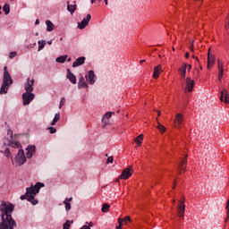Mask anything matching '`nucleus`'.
<instances>
[{
  "label": "nucleus",
  "mask_w": 229,
  "mask_h": 229,
  "mask_svg": "<svg viewBox=\"0 0 229 229\" xmlns=\"http://www.w3.org/2000/svg\"><path fill=\"white\" fill-rule=\"evenodd\" d=\"M46 185L44 182H37L35 185H31L29 188H26V193L24 195H21L20 197V199L21 201H24V199H27V201H30L31 205H38V200L35 199V196L40 192V189L42 187H45Z\"/></svg>",
  "instance_id": "nucleus-3"
},
{
  "label": "nucleus",
  "mask_w": 229,
  "mask_h": 229,
  "mask_svg": "<svg viewBox=\"0 0 229 229\" xmlns=\"http://www.w3.org/2000/svg\"><path fill=\"white\" fill-rule=\"evenodd\" d=\"M191 53H194V41L191 42Z\"/></svg>",
  "instance_id": "nucleus-45"
},
{
  "label": "nucleus",
  "mask_w": 229,
  "mask_h": 229,
  "mask_svg": "<svg viewBox=\"0 0 229 229\" xmlns=\"http://www.w3.org/2000/svg\"><path fill=\"white\" fill-rule=\"evenodd\" d=\"M160 114H161V112H160V111H158V112H157V115H160Z\"/></svg>",
  "instance_id": "nucleus-56"
},
{
  "label": "nucleus",
  "mask_w": 229,
  "mask_h": 229,
  "mask_svg": "<svg viewBox=\"0 0 229 229\" xmlns=\"http://www.w3.org/2000/svg\"><path fill=\"white\" fill-rule=\"evenodd\" d=\"M72 201V198H66L64 200V205L65 206L66 212H69L71 210V202Z\"/></svg>",
  "instance_id": "nucleus-21"
},
{
  "label": "nucleus",
  "mask_w": 229,
  "mask_h": 229,
  "mask_svg": "<svg viewBox=\"0 0 229 229\" xmlns=\"http://www.w3.org/2000/svg\"><path fill=\"white\" fill-rule=\"evenodd\" d=\"M13 83V80L8 72V67H4V77H3V83L0 89V94H8V89Z\"/></svg>",
  "instance_id": "nucleus-4"
},
{
  "label": "nucleus",
  "mask_w": 229,
  "mask_h": 229,
  "mask_svg": "<svg viewBox=\"0 0 229 229\" xmlns=\"http://www.w3.org/2000/svg\"><path fill=\"white\" fill-rule=\"evenodd\" d=\"M187 67H188V68H187V69H188V71H189V72H191V70L192 69V65H191V64H187Z\"/></svg>",
  "instance_id": "nucleus-47"
},
{
  "label": "nucleus",
  "mask_w": 229,
  "mask_h": 229,
  "mask_svg": "<svg viewBox=\"0 0 229 229\" xmlns=\"http://www.w3.org/2000/svg\"><path fill=\"white\" fill-rule=\"evenodd\" d=\"M185 199V197H182V199Z\"/></svg>",
  "instance_id": "nucleus-58"
},
{
  "label": "nucleus",
  "mask_w": 229,
  "mask_h": 229,
  "mask_svg": "<svg viewBox=\"0 0 229 229\" xmlns=\"http://www.w3.org/2000/svg\"><path fill=\"white\" fill-rule=\"evenodd\" d=\"M38 51H42V49H44V47H46L47 42H46V40H38Z\"/></svg>",
  "instance_id": "nucleus-29"
},
{
  "label": "nucleus",
  "mask_w": 229,
  "mask_h": 229,
  "mask_svg": "<svg viewBox=\"0 0 229 229\" xmlns=\"http://www.w3.org/2000/svg\"><path fill=\"white\" fill-rule=\"evenodd\" d=\"M33 85H35V79L28 78L26 82L24 83L25 92H32L33 93Z\"/></svg>",
  "instance_id": "nucleus-10"
},
{
  "label": "nucleus",
  "mask_w": 229,
  "mask_h": 229,
  "mask_svg": "<svg viewBox=\"0 0 229 229\" xmlns=\"http://www.w3.org/2000/svg\"><path fill=\"white\" fill-rule=\"evenodd\" d=\"M109 209H110V205L105 203L102 206L101 211L104 212V213H106V212H108Z\"/></svg>",
  "instance_id": "nucleus-34"
},
{
  "label": "nucleus",
  "mask_w": 229,
  "mask_h": 229,
  "mask_svg": "<svg viewBox=\"0 0 229 229\" xmlns=\"http://www.w3.org/2000/svg\"><path fill=\"white\" fill-rule=\"evenodd\" d=\"M47 44H48L49 46H51V44H53V39L47 41Z\"/></svg>",
  "instance_id": "nucleus-48"
},
{
  "label": "nucleus",
  "mask_w": 229,
  "mask_h": 229,
  "mask_svg": "<svg viewBox=\"0 0 229 229\" xmlns=\"http://www.w3.org/2000/svg\"><path fill=\"white\" fill-rule=\"evenodd\" d=\"M192 58H194L195 60H198V57H196V56H194V55H192Z\"/></svg>",
  "instance_id": "nucleus-53"
},
{
  "label": "nucleus",
  "mask_w": 229,
  "mask_h": 229,
  "mask_svg": "<svg viewBox=\"0 0 229 229\" xmlns=\"http://www.w3.org/2000/svg\"><path fill=\"white\" fill-rule=\"evenodd\" d=\"M15 206L10 202L2 201L0 205V216L2 222L0 223V229H13L17 226V223L12 217Z\"/></svg>",
  "instance_id": "nucleus-2"
},
{
  "label": "nucleus",
  "mask_w": 229,
  "mask_h": 229,
  "mask_svg": "<svg viewBox=\"0 0 229 229\" xmlns=\"http://www.w3.org/2000/svg\"><path fill=\"white\" fill-rule=\"evenodd\" d=\"M33 99H35V94L32 92H24L22 94L23 106H28V105H30Z\"/></svg>",
  "instance_id": "nucleus-7"
},
{
  "label": "nucleus",
  "mask_w": 229,
  "mask_h": 229,
  "mask_svg": "<svg viewBox=\"0 0 229 229\" xmlns=\"http://www.w3.org/2000/svg\"><path fill=\"white\" fill-rule=\"evenodd\" d=\"M46 25H47V31H53V30H55V24L53 23V21L47 20Z\"/></svg>",
  "instance_id": "nucleus-23"
},
{
  "label": "nucleus",
  "mask_w": 229,
  "mask_h": 229,
  "mask_svg": "<svg viewBox=\"0 0 229 229\" xmlns=\"http://www.w3.org/2000/svg\"><path fill=\"white\" fill-rule=\"evenodd\" d=\"M162 72V65L159 64L154 68V73H153V78L157 80L158 76H160V73Z\"/></svg>",
  "instance_id": "nucleus-20"
},
{
  "label": "nucleus",
  "mask_w": 229,
  "mask_h": 229,
  "mask_svg": "<svg viewBox=\"0 0 229 229\" xmlns=\"http://www.w3.org/2000/svg\"><path fill=\"white\" fill-rule=\"evenodd\" d=\"M194 85H196L194 80L191 79V77L186 78L183 87L184 92H192V90H194Z\"/></svg>",
  "instance_id": "nucleus-6"
},
{
  "label": "nucleus",
  "mask_w": 229,
  "mask_h": 229,
  "mask_svg": "<svg viewBox=\"0 0 229 229\" xmlns=\"http://www.w3.org/2000/svg\"><path fill=\"white\" fill-rule=\"evenodd\" d=\"M157 130H159V131H161L162 133L165 132V126L162 125V123H157Z\"/></svg>",
  "instance_id": "nucleus-33"
},
{
  "label": "nucleus",
  "mask_w": 229,
  "mask_h": 229,
  "mask_svg": "<svg viewBox=\"0 0 229 229\" xmlns=\"http://www.w3.org/2000/svg\"><path fill=\"white\" fill-rule=\"evenodd\" d=\"M134 140L138 146H142V140H144V135L140 134L138 137L135 138Z\"/></svg>",
  "instance_id": "nucleus-26"
},
{
  "label": "nucleus",
  "mask_w": 229,
  "mask_h": 229,
  "mask_svg": "<svg viewBox=\"0 0 229 229\" xmlns=\"http://www.w3.org/2000/svg\"><path fill=\"white\" fill-rule=\"evenodd\" d=\"M220 101H225V103L229 104V94L226 89H224L220 92ZM225 98V99H224Z\"/></svg>",
  "instance_id": "nucleus-16"
},
{
  "label": "nucleus",
  "mask_w": 229,
  "mask_h": 229,
  "mask_svg": "<svg viewBox=\"0 0 229 229\" xmlns=\"http://www.w3.org/2000/svg\"><path fill=\"white\" fill-rule=\"evenodd\" d=\"M179 73L182 78L185 79V74H187V64H184L181 68H179Z\"/></svg>",
  "instance_id": "nucleus-22"
},
{
  "label": "nucleus",
  "mask_w": 229,
  "mask_h": 229,
  "mask_svg": "<svg viewBox=\"0 0 229 229\" xmlns=\"http://www.w3.org/2000/svg\"><path fill=\"white\" fill-rule=\"evenodd\" d=\"M92 19V16L90 14H87L85 18L80 22H78L77 28L79 30H85L87 26H89V23L90 22V20Z\"/></svg>",
  "instance_id": "nucleus-8"
},
{
  "label": "nucleus",
  "mask_w": 229,
  "mask_h": 229,
  "mask_svg": "<svg viewBox=\"0 0 229 229\" xmlns=\"http://www.w3.org/2000/svg\"><path fill=\"white\" fill-rule=\"evenodd\" d=\"M38 24H40V21L38 19H37L36 21H35V25L38 26Z\"/></svg>",
  "instance_id": "nucleus-46"
},
{
  "label": "nucleus",
  "mask_w": 229,
  "mask_h": 229,
  "mask_svg": "<svg viewBox=\"0 0 229 229\" xmlns=\"http://www.w3.org/2000/svg\"><path fill=\"white\" fill-rule=\"evenodd\" d=\"M73 221L66 220V222L63 225V229H70Z\"/></svg>",
  "instance_id": "nucleus-31"
},
{
  "label": "nucleus",
  "mask_w": 229,
  "mask_h": 229,
  "mask_svg": "<svg viewBox=\"0 0 229 229\" xmlns=\"http://www.w3.org/2000/svg\"><path fill=\"white\" fill-rule=\"evenodd\" d=\"M224 74H225V70L218 71V81H221Z\"/></svg>",
  "instance_id": "nucleus-36"
},
{
  "label": "nucleus",
  "mask_w": 229,
  "mask_h": 229,
  "mask_svg": "<svg viewBox=\"0 0 229 229\" xmlns=\"http://www.w3.org/2000/svg\"><path fill=\"white\" fill-rule=\"evenodd\" d=\"M130 176H131V171L130 170V168H125L123 170V173H122L120 178L122 180H128V178H130Z\"/></svg>",
  "instance_id": "nucleus-17"
},
{
  "label": "nucleus",
  "mask_w": 229,
  "mask_h": 229,
  "mask_svg": "<svg viewBox=\"0 0 229 229\" xmlns=\"http://www.w3.org/2000/svg\"><path fill=\"white\" fill-rule=\"evenodd\" d=\"M78 5H76V4H67V10L68 12H70L71 15H72L74 13V12H76V8Z\"/></svg>",
  "instance_id": "nucleus-24"
},
{
  "label": "nucleus",
  "mask_w": 229,
  "mask_h": 229,
  "mask_svg": "<svg viewBox=\"0 0 229 229\" xmlns=\"http://www.w3.org/2000/svg\"><path fill=\"white\" fill-rule=\"evenodd\" d=\"M3 11L4 12L5 15L10 13V4H5L3 7Z\"/></svg>",
  "instance_id": "nucleus-32"
},
{
  "label": "nucleus",
  "mask_w": 229,
  "mask_h": 229,
  "mask_svg": "<svg viewBox=\"0 0 229 229\" xmlns=\"http://www.w3.org/2000/svg\"><path fill=\"white\" fill-rule=\"evenodd\" d=\"M15 56H17V52H11V53L9 54V58H10L11 60H13V58H15Z\"/></svg>",
  "instance_id": "nucleus-37"
},
{
  "label": "nucleus",
  "mask_w": 229,
  "mask_h": 229,
  "mask_svg": "<svg viewBox=\"0 0 229 229\" xmlns=\"http://www.w3.org/2000/svg\"><path fill=\"white\" fill-rule=\"evenodd\" d=\"M144 62H146L144 59L140 61V64H144Z\"/></svg>",
  "instance_id": "nucleus-51"
},
{
  "label": "nucleus",
  "mask_w": 229,
  "mask_h": 229,
  "mask_svg": "<svg viewBox=\"0 0 229 229\" xmlns=\"http://www.w3.org/2000/svg\"><path fill=\"white\" fill-rule=\"evenodd\" d=\"M33 47V46H30V48Z\"/></svg>",
  "instance_id": "nucleus-61"
},
{
  "label": "nucleus",
  "mask_w": 229,
  "mask_h": 229,
  "mask_svg": "<svg viewBox=\"0 0 229 229\" xmlns=\"http://www.w3.org/2000/svg\"><path fill=\"white\" fill-rule=\"evenodd\" d=\"M177 212L179 217L183 218V216L185 214V199L179 200L177 205Z\"/></svg>",
  "instance_id": "nucleus-9"
},
{
  "label": "nucleus",
  "mask_w": 229,
  "mask_h": 229,
  "mask_svg": "<svg viewBox=\"0 0 229 229\" xmlns=\"http://www.w3.org/2000/svg\"><path fill=\"white\" fill-rule=\"evenodd\" d=\"M71 60H72L71 57H69V58L67 59V62H71Z\"/></svg>",
  "instance_id": "nucleus-54"
},
{
  "label": "nucleus",
  "mask_w": 229,
  "mask_h": 229,
  "mask_svg": "<svg viewBox=\"0 0 229 229\" xmlns=\"http://www.w3.org/2000/svg\"><path fill=\"white\" fill-rule=\"evenodd\" d=\"M35 35H36V37H38V32H36Z\"/></svg>",
  "instance_id": "nucleus-55"
},
{
  "label": "nucleus",
  "mask_w": 229,
  "mask_h": 229,
  "mask_svg": "<svg viewBox=\"0 0 229 229\" xmlns=\"http://www.w3.org/2000/svg\"><path fill=\"white\" fill-rule=\"evenodd\" d=\"M216 63V56L210 55V52L208 54V69H210L211 65H214Z\"/></svg>",
  "instance_id": "nucleus-19"
},
{
  "label": "nucleus",
  "mask_w": 229,
  "mask_h": 229,
  "mask_svg": "<svg viewBox=\"0 0 229 229\" xmlns=\"http://www.w3.org/2000/svg\"><path fill=\"white\" fill-rule=\"evenodd\" d=\"M67 56L68 55H61L55 59V62H57V64H65V61L67 60Z\"/></svg>",
  "instance_id": "nucleus-28"
},
{
  "label": "nucleus",
  "mask_w": 229,
  "mask_h": 229,
  "mask_svg": "<svg viewBox=\"0 0 229 229\" xmlns=\"http://www.w3.org/2000/svg\"><path fill=\"white\" fill-rule=\"evenodd\" d=\"M172 203H176V200L173 199Z\"/></svg>",
  "instance_id": "nucleus-52"
},
{
  "label": "nucleus",
  "mask_w": 229,
  "mask_h": 229,
  "mask_svg": "<svg viewBox=\"0 0 229 229\" xmlns=\"http://www.w3.org/2000/svg\"><path fill=\"white\" fill-rule=\"evenodd\" d=\"M104 3H106V5H108V0H104Z\"/></svg>",
  "instance_id": "nucleus-49"
},
{
  "label": "nucleus",
  "mask_w": 229,
  "mask_h": 229,
  "mask_svg": "<svg viewBox=\"0 0 229 229\" xmlns=\"http://www.w3.org/2000/svg\"><path fill=\"white\" fill-rule=\"evenodd\" d=\"M200 69H203V67L200 66Z\"/></svg>",
  "instance_id": "nucleus-62"
},
{
  "label": "nucleus",
  "mask_w": 229,
  "mask_h": 229,
  "mask_svg": "<svg viewBox=\"0 0 229 229\" xmlns=\"http://www.w3.org/2000/svg\"><path fill=\"white\" fill-rule=\"evenodd\" d=\"M229 221V209H226V218L225 219V223Z\"/></svg>",
  "instance_id": "nucleus-44"
},
{
  "label": "nucleus",
  "mask_w": 229,
  "mask_h": 229,
  "mask_svg": "<svg viewBox=\"0 0 229 229\" xmlns=\"http://www.w3.org/2000/svg\"><path fill=\"white\" fill-rule=\"evenodd\" d=\"M85 80L89 85H94L98 81V75H96L94 71L90 70L86 73Z\"/></svg>",
  "instance_id": "nucleus-5"
},
{
  "label": "nucleus",
  "mask_w": 229,
  "mask_h": 229,
  "mask_svg": "<svg viewBox=\"0 0 229 229\" xmlns=\"http://www.w3.org/2000/svg\"><path fill=\"white\" fill-rule=\"evenodd\" d=\"M94 226L93 222H86V225H82L80 229H90Z\"/></svg>",
  "instance_id": "nucleus-30"
},
{
  "label": "nucleus",
  "mask_w": 229,
  "mask_h": 229,
  "mask_svg": "<svg viewBox=\"0 0 229 229\" xmlns=\"http://www.w3.org/2000/svg\"><path fill=\"white\" fill-rule=\"evenodd\" d=\"M34 46H37V43H34Z\"/></svg>",
  "instance_id": "nucleus-60"
},
{
  "label": "nucleus",
  "mask_w": 229,
  "mask_h": 229,
  "mask_svg": "<svg viewBox=\"0 0 229 229\" xmlns=\"http://www.w3.org/2000/svg\"><path fill=\"white\" fill-rule=\"evenodd\" d=\"M118 224L119 225H117L116 228L123 229V218H118Z\"/></svg>",
  "instance_id": "nucleus-40"
},
{
  "label": "nucleus",
  "mask_w": 229,
  "mask_h": 229,
  "mask_svg": "<svg viewBox=\"0 0 229 229\" xmlns=\"http://www.w3.org/2000/svg\"><path fill=\"white\" fill-rule=\"evenodd\" d=\"M49 133L53 134V133H56V128L55 127H48L47 128Z\"/></svg>",
  "instance_id": "nucleus-38"
},
{
  "label": "nucleus",
  "mask_w": 229,
  "mask_h": 229,
  "mask_svg": "<svg viewBox=\"0 0 229 229\" xmlns=\"http://www.w3.org/2000/svg\"><path fill=\"white\" fill-rule=\"evenodd\" d=\"M59 121H60V113H56L55 114V117H54L52 123H50L51 126H55L56 123H58Z\"/></svg>",
  "instance_id": "nucleus-27"
},
{
  "label": "nucleus",
  "mask_w": 229,
  "mask_h": 229,
  "mask_svg": "<svg viewBox=\"0 0 229 229\" xmlns=\"http://www.w3.org/2000/svg\"><path fill=\"white\" fill-rule=\"evenodd\" d=\"M65 105V98H62L60 100V108H62V106Z\"/></svg>",
  "instance_id": "nucleus-43"
},
{
  "label": "nucleus",
  "mask_w": 229,
  "mask_h": 229,
  "mask_svg": "<svg viewBox=\"0 0 229 229\" xmlns=\"http://www.w3.org/2000/svg\"><path fill=\"white\" fill-rule=\"evenodd\" d=\"M183 124V114H177L174 119V128L180 129V126Z\"/></svg>",
  "instance_id": "nucleus-12"
},
{
  "label": "nucleus",
  "mask_w": 229,
  "mask_h": 229,
  "mask_svg": "<svg viewBox=\"0 0 229 229\" xmlns=\"http://www.w3.org/2000/svg\"><path fill=\"white\" fill-rule=\"evenodd\" d=\"M183 164H187V159H182V161L179 164L180 169H182V171H187L185 166H183Z\"/></svg>",
  "instance_id": "nucleus-35"
},
{
  "label": "nucleus",
  "mask_w": 229,
  "mask_h": 229,
  "mask_svg": "<svg viewBox=\"0 0 229 229\" xmlns=\"http://www.w3.org/2000/svg\"><path fill=\"white\" fill-rule=\"evenodd\" d=\"M0 15H1V12H0Z\"/></svg>",
  "instance_id": "nucleus-64"
},
{
  "label": "nucleus",
  "mask_w": 229,
  "mask_h": 229,
  "mask_svg": "<svg viewBox=\"0 0 229 229\" xmlns=\"http://www.w3.org/2000/svg\"><path fill=\"white\" fill-rule=\"evenodd\" d=\"M85 60H86L85 56H81L77 58L75 62H73L72 67L76 68V67H80V65H83V64H85Z\"/></svg>",
  "instance_id": "nucleus-15"
},
{
  "label": "nucleus",
  "mask_w": 229,
  "mask_h": 229,
  "mask_svg": "<svg viewBox=\"0 0 229 229\" xmlns=\"http://www.w3.org/2000/svg\"><path fill=\"white\" fill-rule=\"evenodd\" d=\"M36 147L34 145H30L26 148V157L27 158H32L33 155H35Z\"/></svg>",
  "instance_id": "nucleus-13"
},
{
  "label": "nucleus",
  "mask_w": 229,
  "mask_h": 229,
  "mask_svg": "<svg viewBox=\"0 0 229 229\" xmlns=\"http://www.w3.org/2000/svg\"><path fill=\"white\" fill-rule=\"evenodd\" d=\"M78 89H89V83L85 81V77L81 76L79 78Z\"/></svg>",
  "instance_id": "nucleus-14"
},
{
  "label": "nucleus",
  "mask_w": 229,
  "mask_h": 229,
  "mask_svg": "<svg viewBox=\"0 0 229 229\" xmlns=\"http://www.w3.org/2000/svg\"><path fill=\"white\" fill-rule=\"evenodd\" d=\"M0 153H3V155H4V157H6V158H10L12 152L10 151V148L8 147H6L4 149H1Z\"/></svg>",
  "instance_id": "nucleus-25"
},
{
  "label": "nucleus",
  "mask_w": 229,
  "mask_h": 229,
  "mask_svg": "<svg viewBox=\"0 0 229 229\" xmlns=\"http://www.w3.org/2000/svg\"><path fill=\"white\" fill-rule=\"evenodd\" d=\"M106 164H114V157L111 156L107 157Z\"/></svg>",
  "instance_id": "nucleus-41"
},
{
  "label": "nucleus",
  "mask_w": 229,
  "mask_h": 229,
  "mask_svg": "<svg viewBox=\"0 0 229 229\" xmlns=\"http://www.w3.org/2000/svg\"><path fill=\"white\" fill-rule=\"evenodd\" d=\"M60 40H64V38H61Z\"/></svg>",
  "instance_id": "nucleus-59"
},
{
  "label": "nucleus",
  "mask_w": 229,
  "mask_h": 229,
  "mask_svg": "<svg viewBox=\"0 0 229 229\" xmlns=\"http://www.w3.org/2000/svg\"><path fill=\"white\" fill-rule=\"evenodd\" d=\"M4 146H9L13 149H18L14 158L11 157L13 165L19 167L26 164V155H24V149H22L20 142L15 140V138H13V131L12 130H8L6 136L4 138Z\"/></svg>",
  "instance_id": "nucleus-1"
},
{
  "label": "nucleus",
  "mask_w": 229,
  "mask_h": 229,
  "mask_svg": "<svg viewBox=\"0 0 229 229\" xmlns=\"http://www.w3.org/2000/svg\"><path fill=\"white\" fill-rule=\"evenodd\" d=\"M128 222H131V218H130V216H125L123 219V223H124L125 225H128Z\"/></svg>",
  "instance_id": "nucleus-39"
},
{
  "label": "nucleus",
  "mask_w": 229,
  "mask_h": 229,
  "mask_svg": "<svg viewBox=\"0 0 229 229\" xmlns=\"http://www.w3.org/2000/svg\"><path fill=\"white\" fill-rule=\"evenodd\" d=\"M66 78L71 81V83H72L73 85H76V75L71 72L70 69H67Z\"/></svg>",
  "instance_id": "nucleus-18"
},
{
  "label": "nucleus",
  "mask_w": 229,
  "mask_h": 229,
  "mask_svg": "<svg viewBox=\"0 0 229 229\" xmlns=\"http://www.w3.org/2000/svg\"><path fill=\"white\" fill-rule=\"evenodd\" d=\"M10 1H15V0H10Z\"/></svg>",
  "instance_id": "nucleus-63"
},
{
  "label": "nucleus",
  "mask_w": 229,
  "mask_h": 229,
  "mask_svg": "<svg viewBox=\"0 0 229 229\" xmlns=\"http://www.w3.org/2000/svg\"><path fill=\"white\" fill-rule=\"evenodd\" d=\"M218 71H225L223 68V64H221V61L218 60Z\"/></svg>",
  "instance_id": "nucleus-42"
},
{
  "label": "nucleus",
  "mask_w": 229,
  "mask_h": 229,
  "mask_svg": "<svg viewBox=\"0 0 229 229\" xmlns=\"http://www.w3.org/2000/svg\"><path fill=\"white\" fill-rule=\"evenodd\" d=\"M185 58H189V53L185 54Z\"/></svg>",
  "instance_id": "nucleus-50"
},
{
  "label": "nucleus",
  "mask_w": 229,
  "mask_h": 229,
  "mask_svg": "<svg viewBox=\"0 0 229 229\" xmlns=\"http://www.w3.org/2000/svg\"><path fill=\"white\" fill-rule=\"evenodd\" d=\"M173 51H175L174 47H172Z\"/></svg>",
  "instance_id": "nucleus-57"
},
{
  "label": "nucleus",
  "mask_w": 229,
  "mask_h": 229,
  "mask_svg": "<svg viewBox=\"0 0 229 229\" xmlns=\"http://www.w3.org/2000/svg\"><path fill=\"white\" fill-rule=\"evenodd\" d=\"M114 112H107L104 114V116L102 117V124H103V128H105L106 126H108V124H110V119H112V115H114Z\"/></svg>",
  "instance_id": "nucleus-11"
}]
</instances>
